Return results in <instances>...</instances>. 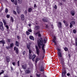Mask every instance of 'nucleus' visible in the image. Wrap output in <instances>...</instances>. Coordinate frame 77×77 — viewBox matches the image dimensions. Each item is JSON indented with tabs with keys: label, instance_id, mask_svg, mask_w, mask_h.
<instances>
[{
	"label": "nucleus",
	"instance_id": "nucleus-46",
	"mask_svg": "<svg viewBox=\"0 0 77 77\" xmlns=\"http://www.w3.org/2000/svg\"><path fill=\"white\" fill-rule=\"evenodd\" d=\"M54 8L55 9H57V5H55V7H54Z\"/></svg>",
	"mask_w": 77,
	"mask_h": 77
},
{
	"label": "nucleus",
	"instance_id": "nucleus-8",
	"mask_svg": "<svg viewBox=\"0 0 77 77\" xmlns=\"http://www.w3.org/2000/svg\"><path fill=\"white\" fill-rule=\"evenodd\" d=\"M42 20L44 23H48V19L47 18H43Z\"/></svg>",
	"mask_w": 77,
	"mask_h": 77
},
{
	"label": "nucleus",
	"instance_id": "nucleus-43",
	"mask_svg": "<svg viewBox=\"0 0 77 77\" xmlns=\"http://www.w3.org/2000/svg\"><path fill=\"white\" fill-rule=\"evenodd\" d=\"M17 65H18V66H20V61H18L17 62Z\"/></svg>",
	"mask_w": 77,
	"mask_h": 77
},
{
	"label": "nucleus",
	"instance_id": "nucleus-19",
	"mask_svg": "<svg viewBox=\"0 0 77 77\" xmlns=\"http://www.w3.org/2000/svg\"><path fill=\"white\" fill-rule=\"evenodd\" d=\"M25 72L26 74H30V71L28 70H26Z\"/></svg>",
	"mask_w": 77,
	"mask_h": 77
},
{
	"label": "nucleus",
	"instance_id": "nucleus-11",
	"mask_svg": "<svg viewBox=\"0 0 77 77\" xmlns=\"http://www.w3.org/2000/svg\"><path fill=\"white\" fill-rule=\"evenodd\" d=\"M6 59L7 62H8V63H9V62H10V57H9V56H6Z\"/></svg>",
	"mask_w": 77,
	"mask_h": 77
},
{
	"label": "nucleus",
	"instance_id": "nucleus-63",
	"mask_svg": "<svg viewBox=\"0 0 77 77\" xmlns=\"http://www.w3.org/2000/svg\"><path fill=\"white\" fill-rule=\"evenodd\" d=\"M65 25H66V26H68V24L66 23Z\"/></svg>",
	"mask_w": 77,
	"mask_h": 77
},
{
	"label": "nucleus",
	"instance_id": "nucleus-45",
	"mask_svg": "<svg viewBox=\"0 0 77 77\" xmlns=\"http://www.w3.org/2000/svg\"><path fill=\"white\" fill-rule=\"evenodd\" d=\"M26 51H23V55H25V54H26Z\"/></svg>",
	"mask_w": 77,
	"mask_h": 77
},
{
	"label": "nucleus",
	"instance_id": "nucleus-9",
	"mask_svg": "<svg viewBox=\"0 0 77 77\" xmlns=\"http://www.w3.org/2000/svg\"><path fill=\"white\" fill-rule=\"evenodd\" d=\"M57 54L58 56L59 57H60V58H62V54H61V52H58Z\"/></svg>",
	"mask_w": 77,
	"mask_h": 77
},
{
	"label": "nucleus",
	"instance_id": "nucleus-64",
	"mask_svg": "<svg viewBox=\"0 0 77 77\" xmlns=\"http://www.w3.org/2000/svg\"><path fill=\"white\" fill-rule=\"evenodd\" d=\"M42 57V60H43V59H44V56H43V57Z\"/></svg>",
	"mask_w": 77,
	"mask_h": 77
},
{
	"label": "nucleus",
	"instance_id": "nucleus-44",
	"mask_svg": "<svg viewBox=\"0 0 77 77\" xmlns=\"http://www.w3.org/2000/svg\"><path fill=\"white\" fill-rule=\"evenodd\" d=\"M38 37H41V34L40 33L39 34H38Z\"/></svg>",
	"mask_w": 77,
	"mask_h": 77
},
{
	"label": "nucleus",
	"instance_id": "nucleus-21",
	"mask_svg": "<svg viewBox=\"0 0 77 77\" xmlns=\"http://www.w3.org/2000/svg\"><path fill=\"white\" fill-rule=\"evenodd\" d=\"M36 57V55H33L32 56V60L33 62H34L35 61V58Z\"/></svg>",
	"mask_w": 77,
	"mask_h": 77
},
{
	"label": "nucleus",
	"instance_id": "nucleus-18",
	"mask_svg": "<svg viewBox=\"0 0 77 77\" xmlns=\"http://www.w3.org/2000/svg\"><path fill=\"white\" fill-rule=\"evenodd\" d=\"M41 60V58H36V60L35 61V63H37L39 61V60Z\"/></svg>",
	"mask_w": 77,
	"mask_h": 77
},
{
	"label": "nucleus",
	"instance_id": "nucleus-23",
	"mask_svg": "<svg viewBox=\"0 0 77 77\" xmlns=\"http://www.w3.org/2000/svg\"><path fill=\"white\" fill-rule=\"evenodd\" d=\"M10 48H12L14 47V43H12L10 44Z\"/></svg>",
	"mask_w": 77,
	"mask_h": 77
},
{
	"label": "nucleus",
	"instance_id": "nucleus-49",
	"mask_svg": "<svg viewBox=\"0 0 77 77\" xmlns=\"http://www.w3.org/2000/svg\"><path fill=\"white\" fill-rule=\"evenodd\" d=\"M57 51H59L58 52H59V51H60V49H59L58 48H57Z\"/></svg>",
	"mask_w": 77,
	"mask_h": 77
},
{
	"label": "nucleus",
	"instance_id": "nucleus-51",
	"mask_svg": "<svg viewBox=\"0 0 77 77\" xmlns=\"http://www.w3.org/2000/svg\"><path fill=\"white\" fill-rule=\"evenodd\" d=\"M5 27L7 29H9V26H8L6 25Z\"/></svg>",
	"mask_w": 77,
	"mask_h": 77
},
{
	"label": "nucleus",
	"instance_id": "nucleus-48",
	"mask_svg": "<svg viewBox=\"0 0 77 77\" xmlns=\"http://www.w3.org/2000/svg\"><path fill=\"white\" fill-rule=\"evenodd\" d=\"M6 49H10V47H9V46H7L6 47Z\"/></svg>",
	"mask_w": 77,
	"mask_h": 77
},
{
	"label": "nucleus",
	"instance_id": "nucleus-17",
	"mask_svg": "<svg viewBox=\"0 0 77 77\" xmlns=\"http://www.w3.org/2000/svg\"><path fill=\"white\" fill-rule=\"evenodd\" d=\"M35 28L36 30L40 29V26H35Z\"/></svg>",
	"mask_w": 77,
	"mask_h": 77
},
{
	"label": "nucleus",
	"instance_id": "nucleus-59",
	"mask_svg": "<svg viewBox=\"0 0 77 77\" xmlns=\"http://www.w3.org/2000/svg\"><path fill=\"white\" fill-rule=\"evenodd\" d=\"M67 76H69V75H70V73H67Z\"/></svg>",
	"mask_w": 77,
	"mask_h": 77
},
{
	"label": "nucleus",
	"instance_id": "nucleus-24",
	"mask_svg": "<svg viewBox=\"0 0 77 77\" xmlns=\"http://www.w3.org/2000/svg\"><path fill=\"white\" fill-rule=\"evenodd\" d=\"M10 20L11 21V22H14V18L12 17H11V19H10Z\"/></svg>",
	"mask_w": 77,
	"mask_h": 77
},
{
	"label": "nucleus",
	"instance_id": "nucleus-2",
	"mask_svg": "<svg viewBox=\"0 0 77 77\" xmlns=\"http://www.w3.org/2000/svg\"><path fill=\"white\" fill-rule=\"evenodd\" d=\"M66 74V69H65V68H63V70H62V77H63L64 76H65V74Z\"/></svg>",
	"mask_w": 77,
	"mask_h": 77
},
{
	"label": "nucleus",
	"instance_id": "nucleus-42",
	"mask_svg": "<svg viewBox=\"0 0 77 77\" xmlns=\"http://www.w3.org/2000/svg\"><path fill=\"white\" fill-rule=\"evenodd\" d=\"M73 26L72 25V24H71V23H70V28H72V27Z\"/></svg>",
	"mask_w": 77,
	"mask_h": 77
},
{
	"label": "nucleus",
	"instance_id": "nucleus-30",
	"mask_svg": "<svg viewBox=\"0 0 77 77\" xmlns=\"http://www.w3.org/2000/svg\"><path fill=\"white\" fill-rule=\"evenodd\" d=\"M26 47L28 50H30V45H28L26 46Z\"/></svg>",
	"mask_w": 77,
	"mask_h": 77
},
{
	"label": "nucleus",
	"instance_id": "nucleus-36",
	"mask_svg": "<svg viewBox=\"0 0 77 77\" xmlns=\"http://www.w3.org/2000/svg\"><path fill=\"white\" fill-rule=\"evenodd\" d=\"M13 14H14V15H16L17 14V12L15 11L14 10L13 11Z\"/></svg>",
	"mask_w": 77,
	"mask_h": 77
},
{
	"label": "nucleus",
	"instance_id": "nucleus-47",
	"mask_svg": "<svg viewBox=\"0 0 77 77\" xmlns=\"http://www.w3.org/2000/svg\"><path fill=\"white\" fill-rule=\"evenodd\" d=\"M15 62H14L12 63V64L14 65V66H15Z\"/></svg>",
	"mask_w": 77,
	"mask_h": 77
},
{
	"label": "nucleus",
	"instance_id": "nucleus-38",
	"mask_svg": "<svg viewBox=\"0 0 77 77\" xmlns=\"http://www.w3.org/2000/svg\"><path fill=\"white\" fill-rule=\"evenodd\" d=\"M32 53V50L29 49V54H31Z\"/></svg>",
	"mask_w": 77,
	"mask_h": 77
},
{
	"label": "nucleus",
	"instance_id": "nucleus-54",
	"mask_svg": "<svg viewBox=\"0 0 77 77\" xmlns=\"http://www.w3.org/2000/svg\"><path fill=\"white\" fill-rule=\"evenodd\" d=\"M34 8H37V6H36V4H35L34 5Z\"/></svg>",
	"mask_w": 77,
	"mask_h": 77
},
{
	"label": "nucleus",
	"instance_id": "nucleus-14",
	"mask_svg": "<svg viewBox=\"0 0 77 77\" xmlns=\"http://www.w3.org/2000/svg\"><path fill=\"white\" fill-rule=\"evenodd\" d=\"M0 42H1V43H2V44H3L2 46L4 47V44H5V40H1V41H0Z\"/></svg>",
	"mask_w": 77,
	"mask_h": 77
},
{
	"label": "nucleus",
	"instance_id": "nucleus-1",
	"mask_svg": "<svg viewBox=\"0 0 77 77\" xmlns=\"http://www.w3.org/2000/svg\"><path fill=\"white\" fill-rule=\"evenodd\" d=\"M37 44L38 45V47L36 45L35 46V48L36 50V53L37 55H39V51H40V50L39 49L41 48V46L42 45H43V40L42 38H41L39 40L37 41Z\"/></svg>",
	"mask_w": 77,
	"mask_h": 77
},
{
	"label": "nucleus",
	"instance_id": "nucleus-58",
	"mask_svg": "<svg viewBox=\"0 0 77 77\" xmlns=\"http://www.w3.org/2000/svg\"><path fill=\"white\" fill-rule=\"evenodd\" d=\"M46 28L47 29H48V25H46L45 26Z\"/></svg>",
	"mask_w": 77,
	"mask_h": 77
},
{
	"label": "nucleus",
	"instance_id": "nucleus-12",
	"mask_svg": "<svg viewBox=\"0 0 77 77\" xmlns=\"http://www.w3.org/2000/svg\"><path fill=\"white\" fill-rule=\"evenodd\" d=\"M15 45L16 46H17V47H19V45H20L19 42H18V41H16L15 42Z\"/></svg>",
	"mask_w": 77,
	"mask_h": 77
},
{
	"label": "nucleus",
	"instance_id": "nucleus-31",
	"mask_svg": "<svg viewBox=\"0 0 77 77\" xmlns=\"http://www.w3.org/2000/svg\"><path fill=\"white\" fill-rule=\"evenodd\" d=\"M32 54H29V59H32Z\"/></svg>",
	"mask_w": 77,
	"mask_h": 77
},
{
	"label": "nucleus",
	"instance_id": "nucleus-60",
	"mask_svg": "<svg viewBox=\"0 0 77 77\" xmlns=\"http://www.w3.org/2000/svg\"><path fill=\"white\" fill-rule=\"evenodd\" d=\"M24 13H25V14H27V11H26V10L25 11Z\"/></svg>",
	"mask_w": 77,
	"mask_h": 77
},
{
	"label": "nucleus",
	"instance_id": "nucleus-13",
	"mask_svg": "<svg viewBox=\"0 0 77 77\" xmlns=\"http://www.w3.org/2000/svg\"><path fill=\"white\" fill-rule=\"evenodd\" d=\"M33 10V7H31L29 8L28 9V12H31L32 10Z\"/></svg>",
	"mask_w": 77,
	"mask_h": 77
},
{
	"label": "nucleus",
	"instance_id": "nucleus-56",
	"mask_svg": "<svg viewBox=\"0 0 77 77\" xmlns=\"http://www.w3.org/2000/svg\"><path fill=\"white\" fill-rule=\"evenodd\" d=\"M28 32H32V29H29L28 30Z\"/></svg>",
	"mask_w": 77,
	"mask_h": 77
},
{
	"label": "nucleus",
	"instance_id": "nucleus-26",
	"mask_svg": "<svg viewBox=\"0 0 77 77\" xmlns=\"http://www.w3.org/2000/svg\"><path fill=\"white\" fill-rule=\"evenodd\" d=\"M75 44L76 45V46L77 47V38H75Z\"/></svg>",
	"mask_w": 77,
	"mask_h": 77
},
{
	"label": "nucleus",
	"instance_id": "nucleus-28",
	"mask_svg": "<svg viewBox=\"0 0 77 77\" xmlns=\"http://www.w3.org/2000/svg\"><path fill=\"white\" fill-rule=\"evenodd\" d=\"M52 41L54 43V45H57V42H56V40H54Z\"/></svg>",
	"mask_w": 77,
	"mask_h": 77
},
{
	"label": "nucleus",
	"instance_id": "nucleus-32",
	"mask_svg": "<svg viewBox=\"0 0 77 77\" xmlns=\"http://www.w3.org/2000/svg\"><path fill=\"white\" fill-rule=\"evenodd\" d=\"M19 2V4H21L22 2V0H18Z\"/></svg>",
	"mask_w": 77,
	"mask_h": 77
},
{
	"label": "nucleus",
	"instance_id": "nucleus-35",
	"mask_svg": "<svg viewBox=\"0 0 77 77\" xmlns=\"http://www.w3.org/2000/svg\"><path fill=\"white\" fill-rule=\"evenodd\" d=\"M6 17H7V18H9V17H10V15L7 14V16H6Z\"/></svg>",
	"mask_w": 77,
	"mask_h": 77
},
{
	"label": "nucleus",
	"instance_id": "nucleus-10",
	"mask_svg": "<svg viewBox=\"0 0 77 77\" xmlns=\"http://www.w3.org/2000/svg\"><path fill=\"white\" fill-rule=\"evenodd\" d=\"M57 26L59 29H61L62 28V23H61V22H59L58 23V25H57Z\"/></svg>",
	"mask_w": 77,
	"mask_h": 77
},
{
	"label": "nucleus",
	"instance_id": "nucleus-37",
	"mask_svg": "<svg viewBox=\"0 0 77 77\" xmlns=\"http://www.w3.org/2000/svg\"><path fill=\"white\" fill-rule=\"evenodd\" d=\"M5 13H8V9L7 8L5 9Z\"/></svg>",
	"mask_w": 77,
	"mask_h": 77
},
{
	"label": "nucleus",
	"instance_id": "nucleus-5",
	"mask_svg": "<svg viewBox=\"0 0 77 77\" xmlns=\"http://www.w3.org/2000/svg\"><path fill=\"white\" fill-rule=\"evenodd\" d=\"M0 28L2 31L4 30V28L3 27V23L2 22H0Z\"/></svg>",
	"mask_w": 77,
	"mask_h": 77
},
{
	"label": "nucleus",
	"instance_id": "nucleus-22",
	"mask_svg": "<svg viewBox=\"0 0 77 77\" xmlns=\"http://www.w3.org/2000/svg\"><path fill=\"white\" fill-rule=\"evenodd\" d=\"M40 33L41 31H38L35 33V35H36V36H37V35L39 34Z\"/></svg>",
	"mask_w": 77,
	"mask_h": 77
},
{
	"label": "nucleus",
	"instance_id": "nucleus-34",
	"mask_svg": "<svg viewBox=\"0 0 77 77\" xmlns=\"http://www.w3.org/2000/svg\"><path fill=\"white\" fill-rule=\"evenodd\" d=\"M54 41H56V37L55 36H54V39H53V41H54Z\"/></svg>",
	"mask_w": 77,
	"mask_h": 77
},
{
	"label": "nucleus",
	"instance_id": "nucleus-3",
	"mask_svg": "<svg viewBox=\"0 0 77 77\" xmlns=\"http://www.w3.org/2000/svg\"><path fill=\"white\" fill-rule=\"evenodd\" d=\"M59 59L60 60V63L62 66L64 67V66H65V62L63 61V58H60Z\"/></svg>",
	"mask_w": 77,
	"mask_h": 77
},
{
	"label": "nucleus",
	"instance_id": "nucleus-15",
	"mask_svg": "<svg viewBox=\"0 0 77 77\" xmlns=\"http://www.w3.org/2000/svg\"><path fill=\"white\" fill-rule=\"evenodd\" d=\"M21 20L22 21L24 20V16L23 14H22L21 16Z\"/></svg>",
	"mask_w": 77,
	"mask_h": 77
},
{
	"label": "nucleus",
	"instance_id": "nucleus-39",
	"mask_svg": "<svg viewBox=\"0 0 77 77\" xmlns=\"http://www.w3.org/2000/svg\"><path fill=\"white\" fill-rule=\"evenodd\" d=\"M73 33H76V30H75V29H73Z\"/></svg>",
	"mask_w": 77,
	"mask_h": 77
},
{
	"label": "nucleus",
	"instance_id": "nucleus-33",
	"mask_svg": "<svg viewBox=\"0 0 77 77\" xmlns=\"http://www.w3.org/2000/svg\"><path fill=\"white\" fill-rule=\"evenodd\" d=\"M2 72H0V75H1V74H3V73H4L5 72V71L4 70H2Z\"/></svg>",
	"mask_w": 77,
	"mask_h": 77
},
{
	"label": "nucleus",
	"instance_id": "nucleus-52",
	"mask_svg": "<svg viewBox=\"0 0 77 77\" xmlns=\"http://www.w3.org/2000/svg\"><path fill=\"white\" fill-rule=\"evenodd\" d=\"M7 40L8 42H11V40L10 39H8Z\"/></svg>",
	"mask_w": 77,
	"mask_h": 77
},
{
	"label": "nucleus",
	"instance_id": "nucleus-40",
	"mask_svg": "<svg viewBox=\"0 0 77 77\" xmlns=\"http://www.w3.org/2000/svg\"><path fill=\"white\" fill-rule=\"evenodd\" d=\"M14 4L15 5H17V1H16L14 2Z\"/></svg>",
	"mask_w": 77,
	"mask_h": 77
},
{
	"label": "nucleus",
	"instance_id": "nucleus-41",
	"mask_svg": "<svg viewBox=\"0 0 77 77\" xmlns=\"http://www.w3.org/2000/svg\"><path fill=\"white\" fill-rule=\"evenodd\" d=\"M26 34L27 35H30V32L28 31H26Z\"/></svg>",
	"mask_w": 77,
	"mask_h": 77
},
{
	"label": "nucleus",
	"instance_id": "nucleus-16",
	"mask_svg": "<svg viewBox=\"0 0 77 77\" xmlns=\"http://www.w3.org/2000/svg\"><path fill=\"white\" fill-rule=\"evenodd\" d=\"M22 67L24 69H26L27 67L26 65H22Z\"/></svg>",
	"mask_w": 77,
	"mask_h": 77
},
{
	"label": "nucleus",
	"instance_id": "nucleus-4",
	"mask_svg": "<svg viewBox=\"0 0 77 77\" xmlns=\"http://www.w3.org/2000/svg\"><path fill=\"white\" fill-rule=\"evenodd\" d=\"M39 69L40 71L43 72L44 69L43 65H41L40 67H39Z\"/></svg>",
	"mask_w": 77,
	"mask_h": 77
},
{
	"label": "nucleus",
	"instance_id": "nucleus-29",
	"mask_svg": "<svg viewBox=\"0 0 77 77\" xmlns=\"http://www.w3.org/2000/svg\"><path fill=\"white\" fill-rule=\"evenodd\" d=\"M3 21L4 25H6V24H7V23H6V20H3Z\"/></svg>",
	"mask_w": 77,
	"mask_h": 77
},
{
	"label": "nucleus",
	"instance_id": "nucleus-57",
	"mask_svg": "<svg viewBox=\"0 0 77 77\" xmlns=\"http://www.w3.org/2000/svg\"><path fill=\"white\" fill-rule=\"evenodd\" d=\"M17 38L18 39H20V36L18 35H17Z\"/></svg>",
	"mask_w": 77,
	"mask_h": 77
},
{
	"label": "nucleus",
	"instance_id": "nucleus-6",
	"mask_svg": "<svg viewBox=\"0 0 77 77\" xmlns=\"http://www.w3.org/2000/svg\"><path fill=\"white\" fill-rule=\"evenodd\" d=\"M14 50L15 51V53L17 54H18L19 53V50L18 48H16V47L15 46L14 48Z\"/></svg>",
	"mask_w": 77,
	"mask_h": 77
},
{
	"label": "nucleus",
	"instance_id": "nucleus-50",
	"mask_svg": "<svg viewBox=\"0 0 77 77\" xmlns=\"http://www.w3.org/2000/svg\"><path fill=\"white\" fill-rule=\"evenodd\" d=\"M36 76L37 77H41V75H40V74H36Z\"/></svg>",
	"mask_w": 77,
	"mask_h": 77
},
{
	"label": "nucleus",
	"instance_id": "nucleus-7",
	"mask_svg": "<svg viewBox=\"0 0 77 77\" xmlns=\"http://www.w3.org/2000/svg\"><path fill=\"white\" fill-rule=\"evenodd\" d=\"M45 44H43L42 47V50L43 51V53H45Z\"/></svg>",
	"mask_w": 77,
	"mask_h": 77
},
{
	"label": "nucleus",
	"instance_id": "nucleus-53",
	"mask_svg": "<svg viewBox=\"0 0 77 77\" xmlns=\"http://www.w3.org/2000/svg\"><path fill=\"white\" fill-rule=\"evenodd\" d=\"M75 14L73 12H72V16H74V15Z\"/></svg>",
	"mask_w": 77,
	"mask_h": 77
},
{
	"label": "nucleus",
	"instance_id": "nucleus-20",
	"mask_svg": "<svg viewBox=\"0 0 77 77\" xmlns=\"http://www.w3.org/2000/svg\"><path fill=\"white\" fill-rule=\"evenodd\" d=\"M29 39H31V40H33L34 41L35 40V38H34V37L32 36H31L29 37Z\"/></svg>",
	"mask_w": 77,
	"mask_h": 77
},
{
	"label": "nucleus",
	"instance_id": "nucleus-61",
	"mask_svg": "<svg viewBox=\"0 0 77 77\" xmlns=\"http://www.w3.org/2000/svg\"><path fill=\"white\" fill-rule=\"evenodd\" d=\"M68 56L69 58H70L71 57V55H70V54H69L68 55Z\"/></svg>",
	"mask_w": 77,
	"mask_h": 77
},
{
	"label": "nucleus",
	"instance_id": "nucleus-62",
	"mask_svg": "<svg viewBox=\"0 0 77 77\" xmlns=\"http://www.w3.org/2000/svg\"><path fill=\"white\" fill-rule=\"evenodd\" d=\"M60 5H63V4H62V3H61V2H60L59 3Z\"/></svg>",
	"mask_w": 77,
	"mask_h": 77
},
{
	"label": "nucleus",
	"instance_id": "nucleus-25",
	"mask_svg": "<svg viewBox=\"0 0 77 77\" xmlns=\"http://www.w3.org/2000/svg\"><path fill=\"white\" fill-rule=\"evenodd\" d=\"M70 23L71 24H72V25H74V24H75V23L74 21H72Z\"/></svg>",
	"mask_w": 77,
	"mask_h": 77
},
{
	"label": "nucleus",
	"instance_id": "nucleus-55",
	"mask_svg": "<svg viewBox=\"0 0 77 77\" xmlns=\"http://www.w3.org/2000/svg\"><path fill=\"white\" fill-rule=\"evenodd\" d=\"M11 70H12V71H13V70H14V69L13 68V67H12V66H11Z\"/></svg>",
	"mask_w": 77,
	"mask_h": 77
},
{
	"label": "nucleus",
	"instance_id": "nucleus-27",
	"mask_svg": "<svg viewBox=\"0 0 77 77\" xmlns=\"http://www.w3.org/2000/svg\"><path fill=\"white\" fill-rule=\"evenodd\" d=\"M64 49L65 51H68V48L66 47H65Z\"/></svg>",
	"mask_w": 77,
	"mask_h": 77
}]
</instances>
